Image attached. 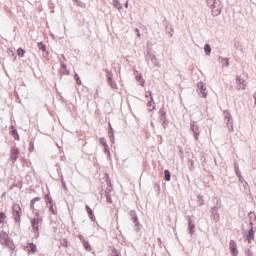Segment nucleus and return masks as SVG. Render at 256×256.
Returning a JSON list of instances; mask_svg holds the SVG:
<instances>
[{"label": "nucleus", "instance_id": "15", "mask_svg": "<svg viewBox=\"0 0 256 256\" xmlns=\"http://www.w3.org/2000/svg\"><path fill=\"white\" fill-rule=\"evenodd\" d=\"M21 151L17 148V146H12L10 149V161L11 163H16L19 159Z\"/></svg>", "mask_w": 256, "mask_h": 256}, {"label": "nucleus", "instance_id": "23", "mask_svg": "<svg viewBox=\"0 0 256 256\" xmlns=\"http://www.w3.org/2000/svg\"><path fill=\"white\" fill-rule=\"evenodd\" d=\"M236 83L240 86V89L242 91H245L247 85H245V79L241 78V76L237 75L236 76Z\"/></svg>", "mask_w": 256, "mask_h": 256}, {"label": "nucleus", "instance_id": "24", "mask_svg": "<svg viewBox=\"0 0 256 256\" xmlns=\"http://www.w3.org/2000/svg\"><path fill=\"white\" fill-rule=\"evenodd\" d=\"M60 61V67L62 69V75H69L70 71L67 69V64L61 60V58H58Z\"/></svg>", "mask_w": 256, "mask_h": 256}, {"label": "nucleus", "instance_id": "53", "mask_svg": "<svg viewBox=\"0 0 256 256\" xmlns=\"http://www.w3.org/2000/svg\"><path fill=\"white\" fill-rule=\"evenodd\" d=\"M248 217H249V221H250V223H251L252 220L255 219V217H256L255 212H254V211H250V212L248 213Z\"/></svg>", "mask_w": 256, "mask_h": 256}, {"label": "nucleus", "instance_id": "55", "mask_svg": "<svg viewBox=\"0 0 256 256\" xmlns=\"http://www.w3.org/2000/svg\"><path fill=\"white\" fill-rule=\"evenodd\" d=\"M106 182L111 187V178L109 177V173H105Z\"/></svg>", "mask_w": 256, "mask_h": 256}, {"label": "nucleus", "instance_id": "58", "mask_svg": "<svg viewBox=\"0 0 256 256\" xmlns=\"http://www.w3.org/2000/svg\"><path fill=\"white\" fill-rule=\"evenodd\" d=\"M111 152V149L109 148V146H104L103 147V153L107 154V153H110Z\"/></svg>", "mask_w": 256, "mask_h": 256}, {"label": "nucleus", "instance_id": "57", "mask_svg": "<svg viewBox=\"0 0 256 256\" xmlns=\"http://www.w3.org/2000/svg\"><path fill=\"white\" fill-rule=\"evenodd\" d=\"M255 225V227H254V229H255V231H256V216L253 218V220L250 222V227H253Z\"/></svg>", "mask_w": 256, "mask_h": 256}, {"label": "nucleus", "instance_id": "56", "mask_svg": "<svg viewBox=\"0 0 256 256\" xmlns=\"http://www.w3.org/2000/svg\"><path fill=\"white\" fill-rule=\"evenodd\" d=\"M62 188L64 189V191H68V188H67V183L65 182V179H62Z\"/></svg>", "mask_w": 256, "mask_h": 256}, {"label": "nucleus", "instance_id": "28", "mask_svg": "<svg viewBox=\"0 0 256 256\" xmlns=\"http://www.w3.org/2000/svg\"><path fill=\"white\" fill-rule=\"evenodd\" d=\"M15 187H17L18 189H23V180H20V181H18L17 183H13V184L10 186L9 190H10V191H13V189H15Z\"/></svg>", "mask_w": 256, "mask_h": 256}, {"label": "nucleus", "instance_id": "13", "mask_svg": "<svg viewBox=\"0 0 256 256\" xmlns=\"http://www.w3.org/2000/svg\"><path fill=\"white\" fill-rule=\"evenodd\" d=\"M223 114L225 121H227L229 131L233 132V116L231 115V112L229 110H224Z\"/></svg>", "mask_w": 256, "mask_h": 256}, {"label": "nucleus", "instance_id": "12", "mask_svg": "<svg viewBox=\"0 0 256 256\" xmlns=\"http://www.w3.org/2000/svg\"><path fill=\"white\" fill-rule=\"evenodd\" d=\"M190 130L194 135L195 141H199V135H201V131L199 130V125H197V121L190 122Z\"/></svg>", "mask_w": 256, "mask_h": 256}, {"label": "nucleus", "instance_id": "4", "mask_svg": "<svg viewBox=\"0 0 256 256\" xmlns=\"http://www.w3.org/2000/svg\"><path fill=\"white\" fill-rule=\"evenodd\" d=\"M158 115V119L163 129H167V125H169V118H167V111H165V105H162V107L159 109Z\"/></svg>", "mask_w": 256, "mask_h": 256}, {"label": "nucleus", "instance_id": "9", "mask_svg": "<svg viewBox=\"0 0 256 256\" xmlns=\"http://www.w3.org/2000/svg\"><path fill=\"white\" fill-rule=\"evenodd\" d=\"M37 201H41V197L36 196L30 201V210L35 215L34 219H43V217H41V214L39 213V210L35 209V203H37Z\"/></svg>", "mask_w": 256, "mask_h": 256}, {"label": "nucleus", "instance_id": "59", "mask_svg": "<svg viewBox=\"0 0 256 256\" xmlns=\"http://www.w3.org/2000/svg\"><path fill=\"white\" fill-rule=\"evenodd\" d=\"M238 181L239 183H246L247 181H245V178H243V175L241 174L240 176H238Z\"/></svg>", "mask_w": 256, "mask_h": 256}, {"label": "nucleus", "instance_id": "26", "mask_svg": "<svg viewBox=\"0 0 256 256\" xmlns=\"http://www.w3.org/2000/svg\"><path fill=\"white\" fill-rule=\"evenodd\" d=\"M44 201H45L46 205H51V204L55 203L53 201V197H51V192H48L44 195Z\"/></svg>", "mask_w": 256, "mask_h": 256}, {"label": "nucleus", "instance_id": "5", "mask_svg": "<svg viewBox=\"0 0 256 256\" xmlns=\"http://www.w3.org/2000/svg\"><path fill=\"white\" fill-rule=\"evenodd\" d=\"M129 216H130V220L132 221V223H134V227H135V231L136 233H139V231H141V227H143V225L141 224V222H139V216H137V211L135 210H131L129 212Z\"/></svg>", "mask_w": 256, "mask_h": 256}, {"label": "nucleus", "instance_id": "61", "mask_svg": "<svg viewBox=\"0 0 256 256\" xmlns=\"http://www.w3.org/2000/svg\"><path fill=\"white\" fill-rule=\"evenodd\" d=\"M246 256H253V252L251 251V249L246 250Z\"/></svg>", "mask_w": 256, "mask_h": 256}, {"label": "nucleus", "instance_id": "62", "mask_svg": "<svg viewBox=\"0 0 256 256\" xmlns=\"http://www.w3.org/2000/svg\"><path fill=\"white\" fill-rule=\"evenodd\" d=\"M135 32L137 33V37L141 39V32L139 31V28H135Z\"/></svg>", "mask_w": 256, "mask_h": 256}, {"label": "nucleus", "instance_id": "45", "mask_svg": "<svg viewBox=\"0 0 256 256\" xmlns=\"http://www.w3.org/2000/svg\"><path fill=\"white\" fill-rule=\"evenodd\" d=\"M221 63H223V67H229V58H223V57H219Z\"/></svg>", "mask_w": 256, "mask_h": 256}, {"label": "nucleus", "instance_id": "8", "mask_svg": "<svg viewBox=\"0 0 256 256\" xmlns=\"http://www.w3.org/2000/svg\"><path fill=\"white\" fill-rule=\"evenodd\" d=\"M104 71L106 73V81L109 87H111V89H118L117 82L113 80V72H111V70H109L108 68H105Z\"/></svg>", "mask_w": 256, "mask_h": 256}, {"label": "nucleus", "instance_id": "20", "mask_svg": "<svg viewBox=\"0 0 256 256\" xmlns=\"http://www.w3.org/2000/svg\"><path fill=\"white\" fill-rule=\"evenodd\" d=\"M85 211H86L90 221H92V223H95L97 221V218L95 217V212L93 211V209H91L89 207L88 204L85 205Z\"/></svg>", "mask_w": 256, "mask_h": 256}, {"label": "nucleus", "instance_id": "11", "mask_svg": "<svg viewBox=\"0 0 256 256\" xmlns=\"http://www.w3.org/2000/svg\"><path fill=\"white\" fill-rule=\"evenodd\" d=\"M24 251H27L28 255H36V253L39 252V250L37 249V244L33 242H26Z\"/></svg>", "mask_w": 256, "mask_h": 256}, {"label": "nucleus", "instance_id": "43", "mask_svg": "<svg viewBox=\"0 0 256 256\" xmlns=\"http://www.w3.org/2000/svg\"><path fill=\"white\" fill-rule=\"evenodd\" d=\"M197 201H198V203H199V206L200 207H203V205H205V199L203 198V195H201V194H198L197 195Z\"/></svg>", "mask_w": 256, "mask_h": 256}, {"label": "nucleus", "instance_id": "18", "mask_svg": "<svg viewBox=\"0 0 256 256\" xmlns=\"http://www.w3.org/2000/svg\"><path fill=\"white\" fill-rule=\"evenodd\" d=\"M197 88H198L199 94L202 95L203 99H206V97H207V84H205V82H199L197 84Z\"/></svg>", "mask_w": 256, "mask_h": 256}, {"label": "nucleus", "instance_id": "22", "mask_svg": "<svg viewBox=\"0 0 256 256\" xmlns=\"http://www.w3.org/2000/svg\"><path fill=\"white\" fill-rule=\"evenodd\" d=\"M246 241L248 243H251V241L255 240V227H250L248 230V233L245 235Z\"/></svg>", "mask_w": 256, "mask_h": 256}, {"label": "nucleus", "instance_id": "10", "mask_svg": "<svg viewBox=\"0 0 256 256\" xmlns=\"http://www.w3.org/2000/svg\"><path fill=\"white\" fill-rule=\"evenodd\" d=\"M162 25H163L167 35H169L170 37H173V33H175V28H173V25H171V22H169V20H167V17H165V16L162 21Z\"/></svg>", "mask_w": 256, "mask_h": 256}, {"label": "nucleus", "instance_id": "47", "mask_svg": "<svg viewBox=\"0 0 256 256\" xmlns=\"http://www.w3.org/2000/svg\"><path fill=\"white\" fill-rule=\"evenodd\" d=\"M75 5H77V7H81L82 9H85V7H87V4H85V2H82L81 0H76V2H74Z\"/></svg>", "mask_w": 256, "mask_h": 256}, {"label": "nucleus", "instance_id": "48", "mask_svg": "<svg viewBox=\"0 0 256 256\" xmlns=\"http://www.w3.org/2000/svg\"><path fill=\"white\" fill-rule=\"evenodd\" d=\"M99 143H100V145H102L103 147L109 146V144H107V139H105V137H100V138H99Z\"/></svg>", "mask_w": 256, "mask_h": 256}, {"label": "nucleus", "instance_id": "36", "mask_svg": "<svg viewBox=\"0 0 256 256\" xmlns=\"http://www.w3.org/2000/svg\"><path fill=\"white\" fill-rule=\"evenodd\" d=\"M112 5L115 7V9H118V11H121V9H123V6L121 5V2H119V0H113Z\"/></svg>", "mask_w": 256, "mask_h": 256}, {"label": "nucleus", "instance_id": "38", "mask_svg": "<svg viewBox=\"0 0 256 256\" xmlns=\"http://www.w3.org/2000/svg\"><path fill=\"white\" fill-rule=\"evenodd\" d=\"M153 55H154V54L151 53V51H150L149 48H148L147 51H146V54H145V59H146L148 65H149V63H150L151 58H152Z\"/></svg>", "mask_w": 256, "mask_h": 256}, {"label": "nucleus", "instance_id": "30", "mask_svg": "<svg viewBox=\"0 0 256 256\" xmlns=\"http://www.w3.org/2000/svg\"><path fill=\"white\" fill-rule=\"evenodd\" d=\"M234 47L237 49V51L243 52V45L237 40V38H234Z\"/></svg>", "mask_w": 256, "mask_h": 256}, {"label": "nucleus", "instance_id": "27", "mask_svg": "<svg viewBox=\"0 0 256 256\" xmlns=\"http://www.w3.org/2000/svg\"><path fill=\"white\" fill-rule=\"evenodd\" d=\"M7 53L9 57H13V63H15L17 61V56L15 55V48L13 47L8 48Z\"/></svg>", "mask_w": 256, "mask_h": 256}, {"label": "nucleus", "instance_id": "19", "mask_svg": "<svg viewBox=\"0 0 256 256\" xmlns=\"http://www.w3.org/2000/svg\"><path fill=\"white\" fill-rule=\"evenodd\" d=\"M9 134L15 141H21V137L19 136V132L17 131V128L15 126L11 125L9 127Z\"/></svg>", "mask_w": 256, "mask_h": 256}, {"label": "nucleus", "instance_id": "21", "mask_svg": "<svg viewBox=\"0 0 256 256\" xmlns=\"http://www.w3.org/2000/svg\"><path fill=\"white\" fill-rule=\"evenodd\" d=\"M108 137L110 139V143L115 145V131L113 130V126H111V122L108 123Z\"/></svg>", "mask_w": 256, "mask_h": 256}, {"label": "nucleus", "instance_id": "50", "mask_svg": "<svg viewBox=\"0 0 256 256\" xmlns=\"http://www.w3.org/2000/svg\"><path fill=\"white\" fill-rule=\"evenodd\" d=\"M60 245L62 247H69V240H67V238H63L62 240H60Z\"/></svg>", "mask_w": 256, "mask_h": 256}, {"label": "nucleus", "instance_id": "1", "mask_svg": "<svg viewBox=\"0 0 256 256\" xmlns=\"http://www.w3.org/2000/svg\"><path fill=\"white\" fill-rule=\"evenodd\" d=\"M207 6L211 9L213 17H219L223 11V3L221 0H206Z\"/></svg>", "mask_w": 256, "mask_h": 256}, {"label": "nucleus", "instance_id": "63", "mask_svg": "<svg viewBox=\"0 0 256 256\" xmlns=\"http://www.w3.org/2000/svg\"><path fill=\"white\" fill-rule=\"evenodd\" d=\"M106 155H107V161H112L111 152L106 153Z\"/></svg>", "mask_w": 256, "mask_h": 256}, {"label": "nucleus", "instance_id": "60", "mask_svg": "<svg viewBox=\"0 0 256 256\" xmlns=\"http://www.w3.org/2000/svg\"><path fill=\"white\" fill-rule=\"evenodd\" d=\"M78 239L81 241V243L85 242V237L82 234L78 235Z\"/></svg>", "mask_w": 256, "mask_h": 256}, {"label": "nucleus", "instance_id": "52", "mask_svg": "<svg viewBox=\"0 0 256 256\" xmlns=\"http://www.w3.org/2000/svg\"><path fill=\"white\" fill-rule=\"evenodd\" d=\"M74 79H75L77 85H79V86L82 85L81 78L79 77V74H77V72H75V74H74Z\"/></svg>", "mask_w": 256, "mask_h": 256}, {"label": "nucleus", "instance_id": "54", "mask_svg": "<svg viewBox=\"0 0 256 256\" xmlns=\"http://www.w3.org/2000/svg\"><path fill=\"white\" fill-rule=\"evenodd\" d=\"M154 189H156L158 195L161 193V185H159V183L154 184Z\"/></svg>", "mask_w": 256, "mask_h": 256}, {"label": "nucleus", "instance_id": "6", "mask_svg": "<svg viewBox=\"0 0 256 256\" xmlns=\"http://www.w3.org/2000/svg\"><path fill=\"white\" fill-rule=\"evenodd\" d=\"M12 214L15 223H21V215H23V211L21 210V206L19 204H13Z\"/></svg>", "mask_w": 256, "mask_h": 256}, {"label": "nucleus", "instance_id": "25", "mask_svg": "<svg viewBox=\"0 0 256 256\" xmlns=\"http://www.w3.org/2000/svg\"><path fill=\"white\" fill-rule=\"evenodd\" d=\"M46 206L48 207L49 213H51L52 215H57V206L55 202Z\"/></svg>", "mask_w": 256, "mask_h": 256}, {"label": "nucleus", "instance_id": "41", "mask_svg": "<svg viewBox=\"0 0 256 256\" xmlns=\"http://www.w3.org/2000/svg\"><path fill=\"white\" fill-rule=\"evenodd\" d=\"M164 179L165 181H171V171L169 169L164 170Z\"/></svg>", "mask_w": 256, "mask_h": 256}, {"label": "nucleus", "instance_id": "37", "mask_svg": "<svg viewBox=\"0 0 256 256\" xmlns=\"http://www.w3.org/2000/svg\"><path fill=\"white\" fill-rule=\"evenodd\" d=\"M188 169L189 171H195V161L193 159H188Z\"/></svg>", "mask_w": 256, "mask_h": 256}, {"label": "nucleus", "instance_id": "31", "mask_svg": "<svg viewBox=\"0 0 256 256\" xmlns=\"http://www.w3.org/2000/svg\"><path fill=\"white\" fill-rule=\"evenodd\" d=\"M152 65H155V67H161V63H159V59H157V56L155 54L150 59Z\"/></svg>", "mask_w": 256, "mask_h": 256}, {"label": "nucleus", "instance_id": "33", "mask_svg": "<svg viewBox=\"0 0 256 256\" xmlns=\"http://www.w3.org/2000/svg\"><path fill=\"white\" fill-rule=\"evenodd\" d=\"M29 153H33L35 151V139H31L28 146Z\"/></svg>", "mask_w": 256, "mask_h": 256}, {"label": "nucleus", "instance_id": "39", "mask_svg": "<svg viewBox=\"0 0 256 256\" xmlns=\"http://www.w3.org/2000/svg\"><path fill=\"white\" fill-rule=\"evenodd\" d=\"M18 57H25V53H27V51H25L24 48L22 47H19L16 51Z\"/></svg>", "mask_w": 256, "mask_h": 256}, {"label": "nucleus", "instance_id": "32", "mask_svg": "<svg viewBox=\"0 0 256 256\" xmlns=\"http://www.w3.org/2000/svg\"><path fill=\"white\" fill-rule=\"evenodd\" d=\"M37 47L40 51H42V53L47 52V45H45V43L43 42H38L37 43Z\"/></svg>", "mask_w": 256, "mask_h": 256}, {"label": "nucleus", "instance_id": "14", "mask_svg": "<svg viewBox=\"0 0 256 256\" xmlns=\"http://www.w3.org/2000/svg\"><path fill=\"white\" fill-rule=\"evenodd\" d=\"M193 217H194L193 215L186 216V221H188L187 231H188V234L191 235V237L195 235V221H193Z\"/></svg>", "mask_w": 256, "mask_h": 256}, {"label": "nucleus", "instance_id": "34", "mask_svg": "<svg viewBox=\"0 0 256 256\" xmlns=\"http://www.w3.org/2000/svg\"><path fill=\"white\" fill-rule=\"evenodd\" d=\"M110 251H112L111 256H121V252L115 248V246H109Z\"/></svg>", "mask_w": 256, "mask_h": 256}, {"label": "nucleus", "instance_id": "2", "mask_svg": "<svg viewBox=\"0 0 256 256\" xmlns=\"http://www.w3.org/2000/svg\"><path fill=\"white\" fill-rule=\"evenodd\" d=\"M0 243L4 246L10 249V251H15L16 246L15 243L13 242V239L9 237V234L5 231L0 232Z\"/></svg>", "mask_w": 256, "mask_h": 256}, {"label": "nucleus", "instance_id": "3", "mask_svg": "<svg viewBox=\"0 0 256 256\" xmlns=\"http://www.w3.org/2000/svg\"><path fill=\"white\" fill-rule=\"evenodd\" d=\"M43 224V218H32L30 220V225L32 228V233H34V239H39L40 233H39V225Z\"/></svg>", "mask_w": 256, "mask_h": 256}, {"label": "nucleus", "instance_id": "16", "mask_svg": "<svg viewBox=\"0 0 256 256\" xmlns=\"http://www.w3.org/2000/svg\"><path fill=\"white\" fill-rule=\"evenodd\" d=\"M149 95H150V98H149ZM145 97L146 99L149 98L150 100H148L147 102V107H152L150 109H148V111H155L156 109V106H155V100L153 99V92L151 90H148L146 93H145Z\"/></svg>", "mask_w": 256, "mask_h": 256}, {"label": "nucleus", "instance_id": "44", "mask_svg": "<svg viewBox=\"0 0 256 256\" xmlns=\"http://www.w3.org/2000/svg\"><path fill=\"white\" fill-rule=\"evenodd\" d=\"M243 187H244V193H246V194L251 193V187L249 186L248 182H244Z\"/></svg>", "mask_w": 256, "mask_h": 256}, {"label": "nucleus", "instance_id": "40", "mask_svg": "<svg viewBox=\"0 0 256 256\" xmlns=\"http://www.w3.org/2000/svg\"><path fill=\"white\" fill-rule=\"evenodd\" d=\"M234 171L237 177L241 176V170L239 169V164L234 161Z\"/></svg>", "mask_w": 256, "mask_h": 256}, {"label": "nucleus", "instance_id": "7", "mask_svg": "<svg viewBox=\"0 0 256 256\" xmlns=\"http://www.w3.org/2000/svg\"><path fill=\"white\" fill-rule=\"evenodd\" d=\"M219 201H217V204L210 209L211 213V219L214 223H219L221 220V215L219 214Z\"/></svg>", "mask_w": 256, "mask_h": 256}, {"label": "nucleus", "instance_id": "49", "mask_svg": "<svg viewBox=\"0 0 256 256\" xmlns=\"http://www.w3.org/2000/svg\"><path fill=\"white\" fill-rule=\"evenodd\" d=\"M178 153H179L180 159H185V152L183 151V147L178 146Z\"/></svg>", "mask_w": 256, "mask_h": 256}, {"label": "nucleus", "instance_id": "51", "mask_svg": "<svg viewBox=\"0 0 256 256\" xmlns=\"http://www.w3.org/2000/svg\"><path fill=\"white\" fill-rule=\"evenodd\" d=\"M105 197H106V203H113V199L111 198V194L109 192L105 191Z\"/></svg>", "mask_w": 256, "mask_h": 256}, {"label": "nucleus", "instance_id": "35", "mask_svg": "<svg viewBox=\"0 0 256 256\" xmlns=\"http://www.w3.org/2000/svg\"><path fill=\"white\" fill-rule=\"evenodd\" d=\"M204 53H205V55H207V57H209V55H211V45L209 43H206L204 45Z\"/></svg>", "mask_w": 256, "mask_h": 256}, {"label": "nucleus", "instance_id": "17", "mask_svg": "<svg viewBox=\"0 0 256 256\" xmlns=\"http://www.w3.org/2000/svg\"><path fill=\"white\" fill-rule=\"evenodd\" d=\"M229 251L232 256H239V250L237 249V242L235 240H230Z\"/></svg>", "mask_w": 256, "mask_h": 256}, {"label": "nucleus", "instance_id": "46", "mask_svg": "<svg viewBox=\"0 0 256 256\" xmlns=\"http://www.w3.org/2000/svg\"><path fill=\"white\" fill-rule=\"evenodd\" d=\"M6 219H7V214H5V212H0V225H3Z\"/></svg>", "mask_w": 256, "mask_h": 256}, {"label": "nucleus", "instance_id": "42", "mask_svg": "<svg viewBox=\"0 0 256 256\" xmlns=\"http://www.w3.org/2000/svg\"><path fill=\"white\" fill-rule=\"evenodd\" d=\"M84 249H86L87 251H91L93 248L91 247V243H89V240H85L82 243Z\"/></svg>", "mask_w": 256, "mask_h": 256}, {"label": "nucleus", "instance_id": "29", "mask_svg": "<svg viewBox=\"0 0 256 256\" xmlns=\"http://www.w3.org/2000/svg\"><path fill=\"white\" fill-rule=\"evenodd\" d=\"M135 79L138 83H140L141 87H145V79L143 78V74L136 75Z\"/></svg>", "mask_w": 256, "mask_h": 256}, {"label": "nucleus", "instance_id": "64", "mask_svg": "<svg viewBox=\"0 0 256 256\" xmlns=\"http://www.w3.org/2000/svg\"><path fill=\"white\" fill-rule=\"evenodd\" d=\"M253 97H254V105H256V92L254 93Z\"/></svg>", "mask_w": 256, "mask_h": 256}]
</instances>
